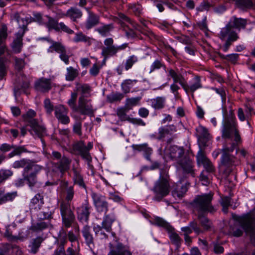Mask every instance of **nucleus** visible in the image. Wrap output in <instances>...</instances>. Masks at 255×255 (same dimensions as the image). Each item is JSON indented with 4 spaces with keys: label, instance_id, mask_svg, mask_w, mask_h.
<instances>
[{
    "label": "nucleus",
    "instance_id": "nucleus-1",
    "mask_svg": "<svg viewBox=\"0 0 255 255\" xmlns=\"http://www.w3.org/2000/svg\"><path fill=\"white\" fill-rule=\"evenodd\" d=\"M222 137L225 139L234 137V140L236 142L241 140L236 117L232 110L230 111L229 114L224 116L222 122Z\"/></svg>",
    "mask_w": 255,
    "mask_h": 255
},
{
    "label": "nucleus",
    "instance_id": "nucleus-52",
    "mask_svg": "<svg viewBox=\"0 0 255 255\" xmlns=\"http://www.w3.org/2000/svg\"><path fill=\"white\" fill-rule=\"evenodd\" d=\"M77 92L75 91H74L71 93V97L67 102L68 105L73 112L76 111L77 110V106L76 105V102L77 99Z\"/></svg>",
    "mask_w": 255,
    "mask_h": 255
},
{
    "label": "nucleus",
    "instance_id": "nucleus-16",
    "mask_svg": "<svg viewBox=\"0 0 255 255\" xmlns=\"http://www.w3.org/2000/svg\"><path fill=\"white\" fill-rule=\"evenodd\" d=\"M68 109L62 105L54 107L55 116L59 123L63 125L70 123V119L68 116Z\"/></svg>",
    "mask_w": 255,
    "mask_h": 255
},
{
    "label": "nucleus",
    "instance_id": "nucleus-37",
    "mask_svg": "<svg viewBox=\"0 0 255 255\" xmlns=\"http://www.w3.org/2000/svg\"><path fill=\"white\" fill-rule=\"evenodd\" d=\"M132 146L135 150L143 151L144 153L145 158L147 159H149L152 150L151 148L148 146L147 143L133 144Z\"/></svg>",
    "mask_w": 255,
    "mask_h": 255
},
{
    "label": "nucleus",
    "instance_id": "nucleus-20",
    "mask_svg": "<svg viewBox=\"0 0 255 255\" xmlns=\"http://www.w3.org/2000/svg\"><path fill=\"white\" fill-rule=\"evenodd\" d=\"M71 163V160L70 158L63 156L57 162H52V167L55 171H59L63 174L69 169Z\"/></svg>",
    "mask_w": 255,
    "mask_h": 255
},
{
    "label": "nucleus",
    "instance_id": "nucleus-45",
    "mask_svg": "<svg viewBox=\"0 0 255 255\" xmlns=\"http://www.w3.org/2000/svg\"><path fill=\"white\" fill-rule=\"evenodd\" d=\"M174 229H173L171 231H168L169 234V236L171 243L175 245L177 248H178L180 247L182 240L179 236L174 232Z\"/></svg>",
    "mask_w": 255,
    "mask_h": 255
},
{
    "label": "nucleus",
    "instance_id": "nucleus-43",
    "mask_svg": "<svg viewBox=\"0 0 255 255\" xmlns=\"http://www.w3.org/2000/svg\"><path fill=\"white\" fill-rule=\"evenodd\" d=\"M151 107L155 110H160L165 106V98L161 97H157L150 100Z\"/></svg>",
    "mask_w": 255,
    "mask_h": 255
},
{
    "label": "nucleus",
    "instance_id": "nucleus-10",
    "mask_svg": "<svg viewBox=\"0 0 255 255\" xmlns=\"http://www.w3.org/2000/svg\"><path fill=\"white\" fill-rule=\"evenodd\" d=\"M60 211L63 226L66 228H70L75 220V217L71 209L70 203L61 202L60 204Z\"/></svg>",
    "mask_w": 255,
    "mask_h": 255
},
{
    "label": "nucleus",
    "instance_id": "nucleus-32",
    "mask_svg": "<svg viewBox=\"0 0 255 255\" xmlns=\"http://www.w3.org/2000/svg\"><path fill=\"white\" fill-rule=\"evenodd\" d=\"M108 255H132V253L122 243H118L115 249L111 250Z\"/></svg>",
    "mask_w": 255,
    "mask_h": 255
},
{
    "label": "nucleus",
    "instance_id": "nucleus-28",
    "mask_svg": "<svg viewBox=\"0 0 255 255\" xmlns=\"http://www.w3.org/2000/svg\"><path fill=\"white\" fill-rule=\"evenodd\" d=\"M234 29L240 31L241 29H245L247 24V19L238 18L236 16H233L228 22Z\"/></svg>",
    "mask_w": 255,
    "mask_h": 255
},
{
    "label": "nucleus",
    "instance_id": "nucleus-36",
    "mask_svg": "<svg viewBox=\"0 0 255 255\" xmlns=\"http://www.w3.org/2000/svg\"><path fill=\"white\" fill-rule=\"evenodd\" d=\"M43 241L44 238L41 236H38L35 238L32 239L29 246L30 248V252L33 254H36L39 251L41 244Z\"/></svg>",
    "mask_w": 255,
    "mask_h": 255
},
{
    "label": "nucleus",
    "instance_id": "nucleus-55",
    "mask_svg": "<svg viewBox=\"0 0 255 255\" xmlns=\"http://www.w3.org/2000/svg\"><path fill=\"white\" fill-rule=\"evenodd\" d=\"M113 24H109L99 27L96 29V30L103 36H106L110 33V31L113 29Z\"/></svg>",
    "mask_w": 255,
    "mask_h": 255
},
{
    "label": "nucleus",
    "instance_id": "nucleus-13",
    "mask_svg": "<svg viewBox=\"0 0 255 255\" xmlns=\"http://www.w3.org/2000/svg\"><path fill=\"white\" fill-rule=\"evenodd\" d=\"M91 102V99H84L82 97H79L77 110L74 112H79L82 115L94 116L95 110Z\"/></svg>",
    "mask_w": 255,
    "mask_h": 255
},
{
    "label": "nucleus",
    "instance_id": "nucleus-60",
    "mask_svg": "<svg viewBox=\"0 0 255 255\" xmlns=\"http://www.w3.org/2000/svg\"><path fill=\"white\" fill-rule=\"evenodd\" d=\"M94 231L95 233V234L99 236L101 239H107L108 238V235L105 232V229L104 227L100 225H97L96 226L94 227Z\"/></svg>",
    "mask_w": 255,
    "mask_h": 255
},
{
    "label": "nucleus",
    "instance_id": "nucleus-49",
    "mask_svg": "<svg viewBox=\"0 0 255 255\" xmlns=\"http://www.w3.org/2000/svg\"><path fill=\"white\" fill-rule=\"evenodd\" d=\"M154 224L158 226L165 228L167 231H171L173 228L162 218L156 217L154 220Z\"/></svg>",
    "mask_w": 255,
    "mask_h": 255
},
{
    "label": "nucleus",
    "instance_id": "nucleus-29",
    "mask_svg": "<svg viewBox=\"0 0 255 255\" xmlns=\"http://www.w3.org/2000/svg\"><path fill=\"white\" fill-rule=\"evenodd\" d=\"M86 9L88 11V16L85 23V27L87 29H90L99 23L100 17L99 15L89 10L88 8H86Z\"/></svg>",
    "mask_w": 255,
    "mask_h": 255
},
{
    "label": "nucleus",
    "instance_id": "nucleus-22",
    "mask_svg": "<svg viewBox=\"0 0 255 255\" xmlns=\"http://www.w3.org/2000/svg\"><path fill=\"white\" fill-rule=\"evenodd\" d=\"M90 205L88 201H86L80 207L77 209V218L81 222H88L90 214Z\"/></svg>",
    "mask_w": 255,
    "mask_h": 255
},
{
    "label": "nucleus",
    "instance_id": "nucleus-26",
    "mask_svg": "<svg viewBox=\"0 0 255 255\" xmlns=\"http://www.w3.org/2000/svg\"><path fill=\"white\" fill-rule=\"evenodd\" d=\"M24 29H19L16 33V38L11 43V48L14 53H19L22 46V37L25 33Z\"/></svg>",
    "mask_w": 255,
    "mask_h": 255
},
{
    "label": "nucleus",
    "instance_id": "nucleus-42",
    "mask_svg": "<svg viewBox=\"0 0 255 255\" xmlns=\"http://www.w3.org/2000/svg\"><path fill=\"white\" fill-rule=\"evenodd\" d=\"M115 219L113 216L107 215L104 218L102 225L106 232L110 233L112 231V225Z\"/></svg>",
    "mask_w": 255,
    "mask_h": 255
},
{
    "label": "nucleus",
    "instance_id": "nucleus-12",
    "mask_svg": "<svg viewBox=\"0 0 255 255\" xmlns=\"http://www.w3.org/2000/svg\"><path fill=\"white\" fill-rule=\"evenodd\" d=\"M169 76H170L173 80L174 83L171 85L170 89L172 92L177 95L178 94V90L180 87L176 84L179 83L186 93L188 92V85H187L183 76L180 74H178L173 69H170L168 70Z\"/></svg>",
    "mask_w": 255,
    "mask_h": 255
},
{
    "label": "nucleus",
    "instance_id": "nucleus-41",
    "mask_svg": "<svg viewBox=\"0 0 255 255\" xmlns=\"http://www.w3.org/2000/svg\"><path fill=\"white\" fill-rule=\"evenodd\" d=\"M44 203V196L40 193L36 194L30 201V206L34 207L35 208L37 207L39 209H40Z\"/></svg>",
    "mask_w": 255,
    "mask_h": 255
},
{
    "label": "nucleus",
    "instance_id": "nucleus-14",
    "mask_svg": "<svg viewBox=\"0 0 255 255\" xmlns=\"http://www.w3.org/2000/svg\"><path fill=\"white\" fill-rule=\"evenodd\" d=\"M115 19L119 21V23H120L121 26L126 31V34L128 36H134V33L132 30H130L129 32L127 31L126 28L128 27V24L133 25L137 30L141 31L142 33L143 32L142 30L143 28L137 24L134 25V23L130 19V18L124 13L122 12H118L117 16L115 17Z\"/></svg>",
    "mask_w": 255,
    "mask_h": 255
},
{
    "label": "nucleus",
    "instance_id": "nucleus-61",
    "mask_svg": "<svg viewBox=\"0 0 255 255\" xmlns=\"http://www.w3.org/2000/svg\"><path fill=\"white\" fill-rule=\"evenodd\" d=\"M128 8L131 9L133 13L136 16L140 15L142 12L141 5L138 3H129Z\"/></svg>",
    "mask_w": 255,
    "mask_h": 255
},
{
    "label": "nucleus",
    "instance_id": "nucleus-53",
    "mask_svg": "<svg viewBox=\"0 0 255 255\" xmlns=\"http://www.w3.org/2000/svg\"><path fill=\"white\" fill-rule=\"evenodd\" d=\"M50 225L51 224L49 221L39 222L34 225H33L31 227V229L33 231L36 232L48 228Z\"/></svg>",
    "mask_w": 255,
    "mask_h": 255
},
{
    "label": "nucleus",
    "instance_id": "nucleus-31",
    "mask_svg": "<svg viewBox=\"0 0 255 255\" xmlns=\"http://www.w3.org/2000/svg\"><path fill=\"white\" fill-rule=\"evenodd\" d=\"M196 130L198 140L204 146H206V143L210 137L208 129L205 127L200 126L196 128Z\"/></svg>",
    "mask_w": 255,
    "mask_h": 255
},
{
    "label": "nucleus",
    "instance_id": "nucleus-11",
    "mask_svg": "<svg viewBox=\"0 0 255 255\" xmlns=\"http://www.w3.org/2000/svg\"><path fill=\"white\" fill-rule=\"evenodd\" d=\"M67 242L66 236H59L56 240L57 248L52 255H78L79 251L73 249V244H71L65 251L64 246Z\"/></svg>",
    "mask_w": 255,
    "mask_h": 255
},
{
    "label": "nucleus",
    "instance_id": "nucleus-50",
    "mask_svg": "<svg viewBox=\"0 0 255 255\" xmlns=\"http://www.w3.org/2000/svg\"><path fill=\"white\" fill-rule=\"evenodd\" d=\"M141 99V97L128 98L126 101L125 106L130 110L132 107L139 105Z\"/></svg>",
    "mask_w": 255,
    "mask_h": 255
},
{
    "label": "nucleus",
    "instance_id": "nucleus-57",
    "mask_svg": "<svg viewBox=\"0 0 255 255\" xmlns=\"http://www.w3.org/2000/svg\"><path fill=\"white\" fill-rule=\"evenodd\" d=\"M128 111V109L126 106L117 110V114L121 120L123 121H128L129 117L127 115V113Z\"/></svg>",
    "mask_w": 255,
    "mask_h": 255
},
{
    "label": "nucleus",
    "instance_id": "nucleus-19",
    "mask_svg": "<svg viewBox=\"0 0 255 255\" xmlns=\"http://www.w3.org/2000/svg\"><path fill=\"white\" fill-rule=\"evenodd\" d=\"M92 197L97 211L107 213L108 211V203L105 197L97 193H93Z\"/></svg>",
    "mask_w": 255,
    "mask_h": 255
},
{
    "label": "nucleus",
    "instance_id": "nucleus-18",
    "mask_svg": "<svg viewBox=\"0 0 255 255\" xmlns=\"http://www.w3.org/2000/svg\"><path fill=\"white\" fill-rule=\"evenodd\" d=\"M48 51L53 52L55 51L59 54V58L63 61L66 64H68L69 63L70 56L67 53L65 47L59 42L53 43L49 47Z\"/></svg>",
    "mask_w": 255,
    "mask_h": 255
},
{
    "label": "nucleus",
    "instance_id": "nucleus-8",
    "mask_svg": "<svg viewBox=\"0 0 255 255\" xmlns=\"http://www.w3.org/2000/svg\"><path fill=\"white\" fill-rule=\"evenodd\" d=\"M92 148V142H89L87 146H86L84 141L79 140L75 142L72 144L71 152L76 155H80L89 163L92 160L89 151Z\"/></svg>",
    "mask_w": 255,
    "mask_h": 255
},
{
    "label": "nucleus",
    "instance_id": "nucleus-44",
    "mask_svg": "<svg viewBox=\"0 0 255 255\" xmlns=\"http://www.w3.org/2000/svg\"><path fill=\"white\" fill-rule=\"evenodd\" d=\"M45 17L47 18V21L45 23V25L50 30L54 29L56 31H59L58 21L53 17L46 15Z\"/></svg>",
    "mask_w": 255,
    "mask_h": 255
},
{
    "label": "nucleus",
    "instance_id": "nucleus-3",
    "mask_svg": "<svg viewBox=\"0 0 255 255\" xmlns=\"http://www.w3.org/2000/svg\"><path fill=\"white\" fill-rule=\"evenodd\" d=\"M233 219L240 225L252 242L255 244V214L248 213L242 216L234 215Z\"/></svg>",
    "mask_w": 255,
    "mask_h": 255
},
{
    "label": "nucleus",
    "instance_id": "nucleus-38",
    "mask_svg": "<svg viewBox=\"0 0 255 255\" xmlns=\"http://www.w3.org/2000/svg\"><path fill=\"white\" fill-rule=\"evenodd\" d=\"M12 17L19 24L20 29H24L25 31L27 29V25L29 22V19L21 17L20 14L18 12L14 13Z\"/></svg>",
    "mask_w": 255,
    "mask_h": 255
},
{
    "label": "nucleus",
    "instance_id": "nucleus-30",
    "mask_svg": "<svg viewBox=\"0 0 255 255\" xmlns=\"http://www.w3.org/2000/svg\"><path fill=\"white\" fill-rule=\"evenodd\" d=\"M187 187L186 185H180L175 184L172 186L171 193L175 199H181L187 191Z\"/></svg>",
    "mask_w": 255,
    "mask_h": 255
},
{
    "label": "nucleus",
    "instance_id": "nucleus-64",
    "mask_svg": "<svg viewBox=\"0 0 255 255\" xmlns=\"http://www.w3.org/2000/svg\"><path fill=\"white\" fill-rule=\"evenodd\" d=\"M197 161L199 165L203 164L209 159L205 154V153L201 150H200L197 154Z\"/></svg>",
    "mask_w": 255,
    "mask_h": 255
},
{
    "label": "nucleus",
    "instance_id": "nucleus-59",
    "mask_svg": "<svg viewBox=\"0 0 255 255\" xmlns=\"http://www.w3.org/2000/svg\"><path fill=\"white\" fill-rule=\"evenodd\" d=\"M133 82H137L136 80H131L130 79L125 80L122 84V88L124 93L127 94L129 92L131 86Z\"/></svg>",
    "mask_w": 255,
    "mask_h": 255
},
{
    "label": "nucleus",
    "instance_id": "nucleus-48",
    "mask_svg": "<svg viewBox=\"0 0 255 255\" xmlns=\"http://www.w3.org/2000/svg\"><path fill=\"white\" fill-rule=\"evenodd\" d=\"M79 75V72L77 69L72 67H69L67 68V73L66 74V80L69 81H73Z\"/></svg>",
    "mask_w": 255,
    "mask_h": 255
},
{
    "label": "nucleus",
    "instance_id": "nucleus-9",
    "mask_svg": "<svg viewBox=\"0 0 255 255\" xmlns=\"http://www.w3.org/2000/svg\"><path fill=\"white\" fill-rule=\"evenodd\" d=\"M42 167L36 164H31L27 165L24 167L23 175L24 179L27 181L29 187L32 189L36 186L37 180L36 174L41 170Z\"/></svg>",
    "mask_w": 255,
    "mask_h": 255
},
{
    "label": "nucleus",
    "instance_id": "nucleus-51",
    "mask_svg": "<svg viewBox=\"0 0 255 255\" xmlns=\"http://www.w3.org/2000/svg\"><path fill=\"white\" fill-rule=\"evenodd\" d=\"M17 195L16 192L7 193L0 197V205L12 201Z\"/></svg>",
    "mask_w": 255,
    "mask_h": 255
},
{
    "label": "nucleus",
    "instance_id": "nucleus-6",
    "mask_svg": "<svg viewBox=\"0 0 255 255\" xmlns=\"http://www.w3.org/2000/svg\"><path fill=\"white\" fill-rule=\"evenodd\" d=\"M35 116V112L30 110L25 114L23 115L22 118L23 121L26 123V126H29L31 128V129L29 130L31 133L35 134L41 138L46 132V128L39 124L38 121L34 118Z\"/></svg>",
    "mask_w": 255,
    "mask_h": 255
},
{
    "label": "nucleus",
    "instance_id": "nucleus-27",
    "mask_svg": "<svg viewBox=\"0 0 255 255\" xmlns=\"http://www.w3.org/2000/svg\"><path fill=\"white\" fill-rule=\"evenodd\" d=\"M181 231L184 232V235H188L192 233V232H194L196 235H199L202 234V232L199 224L195 220L190 222L188 226L182 227Z\"/></svg>",
    "mask_w": 255,
    "mask_h": 255
},
{
    "label": "nucleus",
    "instance_id": "nucleus-39",
    "mask_svg": "<svg viewBox=\"0 0 255 255\" xmlns=\"http://www.w3.org/2000/svg\"><path fill=\"white\" fill-rule=\"evenodd\" d=\"M74 175L73 177L74 184L78 185L80 187L86 189V186L84 182L83 176L79 170L74 167L72 169Z\"/></svg>",
    "mask_w": 255,
    "mask_h": 255
},
{
    "label": "nucleus",
    "instance_id": "nucleus-62",
    "mask_svg": "<svg viewBox=\"0 0 255 255\" xmlns=\"http://www.w3.org/2000/svg\"><path fill=\"white\" fill-rule=\"evenodd\" d=\"M13 172L8 169H0V184L3 183L9 177L11 176Z\"/></svg>",
    "mask_w": 255,
    "mask_h": 255
},
{
    "label": "nucleus",
    "instance_id": "nucleus-2",
    "mask_svg": "<svg viewBox=\"0 0 255 255\" xmlns=\"http://www.w3.org/2000/svg\"><path fill=\"white\" fill-rule=\"evenodd\" d=\"M213 199V193L203 194L196 196L190 204L197 214H213L217 210L212 204Z\"/></svg>",
    "mask_w": 255,
    "mask_h": 255
},
{
    "label": "nucleus",
    "instance_id": "nucleus-4",
    "mask_svg": "<svg viewBox=\"0 0 255 255\" xmlns=\"http://www.w3.org/2000/svg\"><path fill=\"white\" fill-rule=\"evenodd\" d=\"M236 146L235 143H233L230 147H225L222 149L221 157L222 167L224 168V174L226 177L233 171L235 167L239 164V161L237 158L231 154Z\"/></svg>",
    "mask_w": 255,
    "mask_h": 255
},
{
    "label": "nucleus",
    "instance_id": "nucleus-63",
    "mask_svg": "<svg viewBox=\"0 0 255 255\" xmlns=\"http://www.w3.org/2000/svg\"><path fill=\"white\" fill-rule=\"evenodd\" d=\"M137 61L138 58L137 56L133 55L130 56L126 61L125 64V69L126 70H128L132 67L134 63L137 62Z\"/></svg>",
    "mask_w": 255,
    "mask_h": 255
},
{
    "label": "nucleus",
    "instance_id": "nucleus-56",
    "mask_svg": "<svg viewBox=\"0 0 255 255\" xmlns=\"http://www.w3.org/2000/svg\"><path fill=\"white\" fill-rule=\"evenodd\" d=\"M7 28L6 25L2 24L0 28V45L5 44V41L7 37Z\"/></svg>",
    "mask_w": 255,
    "mask_h": 255
},
{
    "label": "nucleus",
    "instance_id": "nucleus-34",
    "mask_svg": "<svg viewBox=\"0 0 255 255\" xmlns=\"http://www.w3.org/2000/svg\"><path fill=\"white\" fill-rule=\"evenodd\" d=\"M82 233L88 246L92 249L94 246V238L91 233L90 227L85 225L82 230Z\"/></svg>",
    "mask_w": 255,
    "mask_h": 255
},
{
    "label": "nucleus",
    "instance_id": "nucleus-54",
    "mask_svg": "<svg viewBox=\"0 0 255 255\" xmlns=\"http://www.w3.org/2000/svg\"><path fill=\"white\" fill-rule=\"evenodd\" d=\"M31 164H35L34 162L25 159H21L19 160L15 161L12 164V167L14 168H19L27 167V165Z\"/></svg>",
    "mask_w": 255,
    "mask_h": 255
},
{
    "label": "nucleus",
    "instance_id": "nucleus-25",
    "mask_svg": "<svg viewBox=\"0 0 255 255\" xmlns=\"http://www.w3.org/2000/svg\"><path fill=\"white\" fill-rule=\"evenodd\" d=\"M35 89L40 92H48L51 89V82L50 79L41 78L35 82Z\"/></svg>",
    "mask_w": 255,
    "mask_h": 255
},
{
    "label": "nucleus",
    "instance_id": "nucleus-15",
    "mask_svg": "<svg viewBox=\"0 0 255 255\" xmlns=\"http://www.w3.org/2000/svg\"><path fill=\"white\" fill-rule=\"evenodd\" d=\"M176 131V127L173 125H169L159 129L158 140H164L168 143H171L174 139L176 138L174 133Z\"/></svg>",
    "mask_w": 255,
    "mask_h": 255
},
{
    "label": "nucleus",
    "instance_id": "nucleus-47",
    "mask_svg": "<svg viewBox=\"0 0 255 255\" xmlns=\"http://www.w3.org/2000/svg\"><path fill=\"white\" fill-rule=\"evenodd\" d=\"M68 183L67 181H64L63 183V186L66 188V196L65 200L66 203H69L73 199L74 195V190L73 186L68 187Z\"/></svg>",
    "mask_w": 255,
    "mask_h": 255
},
{
    "label": "nucleus",
    "instance_id": "nucleus-23",
    "mask_svg": "<svg viewBox=\"0 0 255 255\" xmlns=\"http://www.w3.org/2000/svg\"><path fill=\"white\" fill-rule=\"evenodd\" d=\"M206 214H197V219L199 222V226L202 231V234L205 232L211 231L214 229L213 224L205 215Z\"/></svg>",
    "mask_w": 255,
    "mask_h": 255
},
{
    "label": "nucleus",
    "instance_id": "nucleus-33",
    "mask_svg": "<svg viewBox=\"0 0 255 255\" xmlns=\"http://www.w3.org/2000/svg\"><path fill=\"white\" fill-rule=\"evenodd\" d=\"M76 92H79L81 95L79 97H83L84 99L91 96V87L87 84H76Z\"/></svg>",
    "mask_w": 255,
    "mask_h": 255
},
{
    "label": "nucleus",
    "instance_id": "nucleus-5",
    "mask_svg": "<svg viewBox=\"0 0 255 255\" xmlns=\"http://www.w3.org/2000/svg\"><path fill=\"white\" fill-rule=\"evenodd\" d=\"M169 180V176L166 174L160 176L159 179L156 181L152 189L154 194V200L160 201L169 194L171 191Z\"/></svg>",
    "mask_w": 255,
    "mask_h": 255
},
{
    "label": "nucleus",
    "instance_id": "nucleus-7",
    "mask_svg": "<svg viewBox=\"0 0 255 255\" xmlns=\"http://www.w3.org/2000/svg\"><path fill=\"white\" fill-rule=\"evenodd\" d=\"M219 37L222 40H226L223 48L225 52L228 51L233 42L239 38V36L235 29L228 23L221 29L219 34Z\"/></svg>",
    "mask_w": 255,
    "mask_h": 255
},
{
    "label": "nucleus",
    "instance_id": "nucleus-35",
    "mask_svg": "<svg viewBox=\"0 0 255 255\" xmlns=\"http://www.w3.org/2000/svg\"><path fill=\"white\" fill-rule=\"evenodd\" d=\"M82 15V11L76 7H71L63 14V16L70 17L74 22L76 21L77 19L81 18Z\"/></svg>",
    "mask_w": 255,
    "mask_h": 255
},
{
    "label": "nucleus",
    "instance_id": "nucleus-17",
    "mask_svg": "<svg viewBox=\"0 0 255 255\" xmlns=\"http://www.w3.org/2000/svg\"><path fill=\"white\" fill-rule=\"evenodd\" d=\"M104 45L102 48V55L104 57V60H106L109 57L113 56L117 53V48L114 45V40L112 38L106 39L104 41Z\"/></svg>",
    "mask_w": 255,
    "mask_h": 255
},
{
    "label": "nucleus",
    "instance_id": "nucleus-46",
    "mask_svg": "<svg viewBox=\"0 0 255 255\" xmlns=\"http://www.w3.org/2000/svg\"><path fill=\"white\" fill-rule=\"evenodd\" d=\"M60 236H66V238H68V240L72 243L71 244H73V243L76 242L77 245L79 246V241L78 237L73 233L72 231H70L68 232L67 234H66V232L64 231L63 229H62L60 232Z\"/></svg>",
    "mask_w": 255,
    "mask_h": 255
},
{
    "label": "nucleus",
    "instance_id": "nucleus-58",
    "mask_svg": "<svg viewBox=\"0 0 255 255\" xmlns=\"http://www.w3.org/2000/svg\"><path fill=\"white\" fill-rule=\"evenodd\" d=\"M124 97V95L120 93H112L107 97L108 101L109 103H114L120 101Z\"/></svg>",
    "mask_w": 255,
    "mask_h": 255
},
{
    "label": "nucleus",
    "instance_id": "nucleus-40",
    "mask_svg": "<svg viewBox=\"0 0 255 255\" xmlns=\"http://www.w3.org/2000/svg\"><path fill=\"white\" fill-rule=\"evenodd\" d=\"M4 246V252L6 255H22V252L20 248L16 245L5 244Z\"/></svg>",
    "mask_w": 255,
    "mask_h": 255
},
{
    "label": "nucleus",
    "instance_id": "nucleus-21",
    "mask_svg": "<svg viewBox=\"0 0 255 255\" xmlns=\"http://www.w3.org/2000/svg\"><path fill=\"white\" fill-rule=\"evenodd\" d=\"M177 164L182 169L183 173L195 176L193 162L189 157L184 156Z\"/></svg>",
    "mask_w": 255,
    "mask_h": 255
},
{
    "label": "nucleus",
    "instance_id": "nucleus-24",
    "mask_svg": "<svg viewBox=\"0 0 255 255\" xmlns=\"http://www.w3.org/2000/svg\"><path fill=\"white\" fill-rule=\"evenodd\" d=\"M185 150L183 147L176 145L171 146L169 149V155L170 158L178 163L184 158Z\"/></svg>",
    "mask_w": 255,
    "mask_h": 255
}]
</instances>
